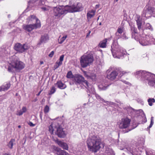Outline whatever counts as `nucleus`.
I'll return each instance as SVG.
<instances>
[{
  "instance_id": "obj_1",
  "label": "nucleus",
  "mask_w": 155,
  "mask_h": 155,
  "mask_svg": "<svg viewBox=\"0 0 155 155\" xmlns=\"http://www.w3.org/2000/svg\"><path fill=\"white\" fill-rule=\"evenodd\" d=\"M51 15L55 18L62 17L68 12L73 13L80 12L83 9L82 4L78 3L71 6L57 5L51 8Z\"/></svg>"
},
{
  "instance_id": "obj_2",
  "label": "nucleus",
  "mask_w": 155,
  "mask_h": 155,
  "mask_svg": "<svg viewBox=\"0 0 155 155\" xmlns=\"http://www.w3.org/2000/svg\"><path fill=\"white\" fill-rule=\"evenodd\" d=\"M25 67V64L18 59L15 55L10 57L7 59L6 68L9 72H14V69L15 70H20Z\"/></svg>"
},
{
  "instance_id": "obj_3",
  "label": "nucleus",
  "mask_w": 155,
  "mask_h": 155,
  "mask_svg": "<svg viewBox=\"0 0 155 155\" xmlns=\"http://www.w3.org/2000/svg\"><path fill=\"white\" fill-rule=\"evenodd\" d=\"M137 77H141L142 80L149 85L155 87V75L144 71H139L134 73Z\"/></svg>"
},
{
  "instance_id": "obj_4",
  "label": "nucleus",
  "mask_w": 155,
  "mask_h": 155,
  "mask_svg": "<svg viewBox=\"0 0 155 155\" xmlns=\"http://www.w3.org/2000/svg\"><path fill=\"white\" fill-rule=\"evenodd\" d=\"M86 143L89 150L94 152H96L100 149L101 144L99 137L95 136L89 137Z\"/></svg>"
},
{
  "instance_id": "obj_5",
  "label": "nucleus",
  "mask_w": 155,
  "mask_h": 155,
  "mask_svg": "<svg viewBox=\"0 0 155 155\" xmlns=\"http://www.w3.org/2000/svg\"><path fill=\"white\" fill-rule=\"evenodd\" d=\"M118 147L120 150H124L132 155H140L138 147L136 143L127 146L125 147V143L123 141L118 142Z\"/></svg>"
},
{
  "instance_id": "obj_6",
  "label": "nucleus",
  "mask_w": 155,
  "mask_h": 155,
  "mask_svg": "<svg viewBox=\"0 0 155 155\" xmlns=\"http://www.w3.org/2000/svg\"><path fill=\"white\" fill-rule=\"evenodd\" d=\"M74 78L75 81V84L77 85L78 88L81 89L84 88L85 87L90 91V89L91 87V90L93 91H94V88L91 87V86L87 81L84 80V78L82 75L78 74H76L74 76ZM90 92H91L90 91Z\"/></svg>"
},
{
  "instance_id": "obj_7",
  "label": "nucleus",
  "mask_w": 155,
  "mask_h": 155,
  "mask_svg": "<svg viewBox=\"0 0 155 155\" xmlns=\"http://www.w3.org/2000/svg\"><path fill=\"white\" fill-rule=\"evenodd\" d=\"M111 50L112 55L114 58H122L126 53L125 50L116 42H113L111 45Z\"/></svg>"
},
{
  "instance_id": "obj_8",
  "label": "nucleus",
  "mask_w": 155,
  "mask_h": 155,
  "mask_svg": "<svg viewBox=\"0 0 155 155\" xmlns=\"http://www.w3.org/2000/svg\"><path fill=\"white\" fill-rule=\"evenodd\" d=\"M143 32H140V34H141L140 38L139 39L140 43L143 46H146L151 44H155V39L152 35L143 34Z\"/></svg>"
},
{
  "instance_id": "obj_9",
  "label": "nucleus",
  "mask_w": 155,
  "mask_h": 155,
  "mask_svg": "<svg viewBox=\"0 0 155 155\" xmlns=\"http://www.w3.org/2000/svg\"><path fill=\"white\" fill-rule=\"evenodd\" d=\"M94 61V57L92 54H84L81 57L80 63L81 66L85 68L89 65Z\"/></svg>"
},
{
  "instance_id": "obj_10",
  "label": "nucleus",
  "mask_w": 155,
  "mask_h": 155,
  "mask_svg": "<svg viewBox=\"0 0 155 155\" xmlns=\"http://www.w3.org/2000/svg\"><path fill=\"white\" fill-rule=\"evenodd\" d=\"M23 26L24 29L29 32L33 29L40 28L41 24L40 21L37 19V23L32 24L24 25Z\"/></svg>"
},
{
  "instance_id": "obj_11",
  "label": "nucleus",
  "mask_w": 155,
  "mask_h": 155,
  "mask_svg": "<svg viewBox=\"0 0 155 155\" xmlns=\"http://www.w3.org/2000/svg\"><path fill=\"white\" fill-rule=\"evenodd\" d=\"M14 49L18 52L22 53L27 50L29 47L26 44H21L20 43H17L14 46Z\"/></svg>"
},
{
  "instance_id": "obj_12",
  "label": "nucleus",
  "mask_w": 155,
  "mask_h": 155,
  "mask_svg": "<svg viewBox=\"0 0 155 155\" xmlns=\"http://www.w3.org/2000/svg\"><path fill=\"white\" fill-rule=\"evenodd\" d=\"M152 9V7L149 6H147L144 8L141 15L143 20H146L151 16L153 14Z\"/></svg>"
},
{
  "instance_id": "obj_13",
  "label": "nucleus",
  "mask_w": 155,
  "mask_h": 155,
  "mask_svg": "<svg viewBox=\"0 0 155 155\" xmlns=\"http://www.w3.org/2000/svg\"><path fill=\"white\" fill-rule=\"evenodd\" d=\"M130 120L128 118H123L118 122L119 127L120 129H125L127 128L130 125Z\"/></svg>"
},
{
  "instance_id": "obj_14",
  "label": "nucleus",
  "mask_w": 155,
  "mask_h": 155,
  "mask_svg": "<svg viewBox=\"0 0 155 155\" xmlns=\"http://www.w3.org/2000/svg\"><path fill=\"white\" fill-rule=\"evenodd\" d=\"M45 0H38L37 1H30L28 2V7L33 6L34 5L41 6L45 4Z\"/></svg>"
},
{
  "instance_id": "obj_15",
  "label": "nucleus",
  "mask_w": 155,
  "mask_h": 155,
  "mask_svg": "<svg viewBox=\"0 0 155 155\" xmlns=\"http://www.w3.org/2000/svg\"><path fill=\"white\" fill-rule=\"evenodd\" d=\"M111 70V68H110L107 70L106 72L107 74V78L110 80H113L116 78L118 74L116 71H113L109 73Z\"/></svg>"
},
{
  "instance_id": "obj_16",
  "label": "nucleus",
  "mask_w": 155,
  "mask_h": 155,
  "mask_svg": "<svg viewBox=\"0 0 155 155\" xmlns=\"http://www.w3.org/2000/svg\"><path fill=\"white\" fill-rule=\"evenodd\" d=\"M56 134L59 137L62 138L65 137L66 135V133L63 130V129L60 126L57 128Z\"/></svg>"
},
{
  "instance_id": "obj_17",
  "label": "nucleus",
  "mask_w": 155,
  "mask_h": 155,
  "mask_svg": "<svg viewBox=\"0 0 155 155\" xmlns=\"http://www.w3.org/2000/svg\"><path fill=\"white\" fill-rule=\"evenodd\" d=\"M84 75L88 79H91L92 81H95L96 79V75L95 74L91 73L90 72L84 71L83 72Z\"/></svg>"
},
{
  "instance_id": "obj_18",
  "label": "nucleus",
  "mask_w": 155,
  "mask_h": 155,
  "mask_svg": "<svg viewBox=\"0 0 155 155\" xmlns=\"http://www.w3.org/2000/svg\"><path fill=\"white\" fill-rule=\"evenodd\" d=\"M141 19H143L142 17L141 18L139 15H136L135 16V20L137 22L138 28L139 30H140L142 32H143V31L142 29Z\"/></svg>"
},
{
  "instance_id": "obj_19",
  "label": "nucleus",
  "mask_w": 155,
  "mask_h": 155,
  "mask_svg": "<svg viewBox=\"0 0 155 155\" xmlns=\"http://www.w3.org/2000/svg\"><path fill=\"white\" fill-rule=\"evenodd\" d=\"M53 147L54 150L57 152L56 154L57 155H69L68 153L57 147L53 146Z\"/></svg>"
},
{
  "instance_id": "obj_20",
  "label": "nucleus",
  "mask_w": 155,
  "mask_h": 155,
  "mask_svg": "<svg viewBox=\"0 0 155 155\" xmlns=\"http://www.w3.org/2000/svg\"><path fill=\"white\" fill-rule=\"evenodd\" d=\"M56 142L60 147H61L63 149L66 150H68V146L66 143L59 140H57L56 141Z\"/></svg>"
},
{
  "instance_id": "obj_21",
  "label": "nucleus",
  "mask_w": 155,
  "mask_h": 155,
  "mask_svg": "<svg viewBox=\"0 0 155 155\" xmlns=\"http://www.w3.org/2000/svg\"><path fill=\"white\" fill-rule=\"evenodd\" d=\"M48 40V37L47 35L42 36L41 37L40 42L38 44V45H40L42 43H45Z\"/></svg>"
},
{
  "instance_id": "obj_22",
  "label": "nucleus",
  "mask_w": 155,
  "mask_h": 155,
  "mask_svg": "<svg viewBox=\"0 0 155 155\" xmlns=\"http://www.w3.org/2000/svg\"><path fill=\"white\" fill-rule=\"evenodd\" d=\"M96 11L93 10L89 11L87 13V19H90L93 17L95 15Z\"/></svg>"
},
{
  "instance_id": "obj_23",
  "label": "nucleus",
  "mask_w": 155,
  "mask_h": 155,
  "mask_svg": "<svg viewBox=\"0 0 155 155\" xmlns=\"http://www.w3.org/2000/svg\"><path fill=\"white\" fill-rule=\"evenodd\" d=\"M56 84L58 88L61 89H64L66 87V85L60 81H58Z\"/></svg>"
},
{
  "instance_id": "obj_24",
  "label": "nucleus",
  "mask_w": 155,
  "mask_h": 155,
  "mask_svg": "<svg viewBox=\"0 0 155 155\" xmlns=\"http://www.w3.org/2000/svg\"><path fill=\"white\" fill-rule=\"evenodd\" d=\"M107 39H105L101 41L99 44V46L100 47L104 48L106 47V43L107 41Z\"/></svg>"
},
{
  "instance_id": "obj_25",
  "label": "nucleus",
  "mask_w": 155,
  "mask_h": 155,
  "mask_svg": "<svg viewBox=\"0 0 155 155\" xmlns=\"http://www.w3.org/2000/svg\"><path fill=\"white\" fill-rule=\"evenodd\" d=\"M3 91H5L8 90L10 87V84L9 83H7L5 85H2Z\"/></svg>"
},
{
  "instance_id": "obj_26",
  "label": "nucleus",
  "mask_w": 155,
  "mask_h": 155,
  "mask_svg": "<svg viewBox=\"0 0 155 155\" xmlns=\"http://www.w3.org/2000/svg\"><path fill=\"white\" fill-rule=\"evenodd\" d=\"M27 19L29 21H33L35 20H36V23H37V19L39 20L35 15H31L27 18Z\"/></svg>"
},
{
  "instance_id": "obj_27",
  "label": "nucleus",
  "mask_w": 155,
  "mask_h": 155,
  "mask_svg": "<svg viewBox=\"0 0 155 155\" xmlns=\"http://www.w3.org/2000/svg\"><path fill=\"white\" fill-rule=\"evenodd\" d=\"M15 141V140L14 139H12L9 142L8 146L11 149L13 148L14 143Z\"/></svg>"
},
{
  "instance_id": "obj_28",
  "label": "nucleus",
  "mask_w": 155,
  "mask_h": 155,
  "mask_svg": "<svg viewBox=\"0 0 155 155\" xmlns=\"http://www.w3.org/2000/svg\"><path fill=\"white\" fill-rule=\"evenodd\" d=\"M145 28L146 29H148L152 31L153 28L152 25L149 23H147L145 25Z\"/></svg>"
},
{
  "instance_id": "obj_29",
  "label": "nucleus",
  "mask_w": 155,
  "mask_h": 155,
  "mask_svg": "<svg viewBox=\"0 0 155 155\" xmlns=\"http://www.w3.org/2000/svg\"><path fill=\"white\" fill-rule=\"evenodd\" d=\"M149 105L150 106H152L153 105V103L155 102V100L153 98H149L147 101Z\"/></svg>"
},
{
  "instance_id": "obj_30",
  "label": "nucleus",
  "mask_w": 155,
  "mask_h": 155,
  "mask_svg": "<svg viewBox=\"0 0 155 155\" xmlns=\"http://www.w3.org/2000/svg\"><path fill=\"white\" fill-rule=\"evenodd\" d=\"M45 1H47L49 3L54 2V3H57L62 2L63 0H45Z\"/></svg>"
},
{
  "instance_id": "obj_31",
  "label": "nucleus",
  "mask_w": 155,
  "mask_h": 155,
  "mask_svg": "<svg viewBox=\"0 0 155 155\" xmlns=\"http://www.w3.org/2000/svg\"><path fill=\"white\" fill-rule=\"evenodd\" d=\"M95 96L97 99L100 101H101L103 102H106V101L104 100L102 98L100 97V96L98 94H96Z\"/></svg>"
},
{
  "instance_id": "obj_32",
  "label": "nucleus",
  "mask_w": 155,
  "mask_h": 155,
  "mask_svg": "<svg viewBox=\"0 0 155 155\" xmlns=\"http://www.w3.org/2000/svg\"><path fill=\"white\" fill-rule=\"evenodd\" d=\"M67 77L68 78H74V76L72 74V72L71 71H70L67 73Z\"/></svg>"
},
{
  "instance_id": "obj_33",
  "label": "nucleus",
  "mask_w": 155,
  "mask_h": 155,
  "mask_svg": "<svg viewBox=\"0 0 155 155\" xmlns=\"http://www.w3.org/2000/svg\"><path fill=\"white\" fill-rule=\"evenodd\" d=\"M67 35H65V36L63 37L60 40H58V43L59 44H62L63 43L64 41L67 38Z\"/></svg>"
},
{
  "instance_id": "obj_34",
  "label": "nucleus",
  "mask_w": 155,
  "mask_h": 155,
  "mask_svg": "<svg viewBox=\"0 0 155 155\" xmlns=\"http://www.w3.org/2000/svg\"><path fill=\"white\" fill-rule=\"evenodd\" d=\"M41 8L42 11H47L50 10L51 8V7H50L45 5V6H43L41 7Z\"/></svg>"
},
{
  "instance_id": "obj_35",
  "label": "nucleus",
  "mask_w": 155,
  "mask_h": 155,
  "mask_svg": "<svg viewBox=\"0 0 155 155\" xmlns=\"http://www.w3.org/2000/svg\"><path fill=\"white\" fill-rule=\"evenodd\" d=\"M129 73V72H126L125 71H120L119 72V77H121L123 75H124L125 74H126Z\"/></svg>"
},
{
  "instance_id": "obj_36",
  "label": "nucleus",
  "mask_w": 155,
  "mask_h": 155,
  "mask_svg": "<svg viewBox=\"0 0 155 155\" xmlns=\"http://www.w3.org/2000/svg\"><path fill=\"white\" fill-rule=\"evenodd\" d=\"M49 131L51 134H53V132L54 130V129L52 126V124L50 125L49 127Z\"/></svg>"
},
{
  "instance_id": "obj_37",
  "label": "nucleus",
  "mask_w": 155,
  "mask_h": 155,
  "mask_svg": "<svg viewBox=\"0 0 155 155\" xmlns=\"http://www.w3.org/2000/svg\"><path fill=\"white\" fill-rule=\"evenodd\" d=\"M147 155H155V153L153 150L146 151Z\"/></svg>"
},
{
  "instance_id": "obj_38",
  "label": "nucleus",
  "mask_w": 155,
  "mask_h": 155,
  "mask_svg": "<svg viewBox=\"0 0 155 155\" xmlns=\"http://www.w3.org/2000/svg\"><path fill=\"white\" fill-rule=\"evenodd\" d=\"M56 91V88L54 87H52L51 89L50 92L49 93V94L51 95L53 94Z\"/></svg>"
},
{
  "instance_id": "obj_39",
  "label": "nucleus",
  "mask_w": 155,
  "mask_h": 155,
  "mask_svg": "<svg viewBox=\"0 0 155 155\" xmlns=\"http://www.w3.org/2000/svg\"><path fill=\"white\" fill-rule=\"evenodd\" d=\"M109 85H108L107 86H103V85H99V87L102 90H104L107 89V87H108Z\"/></svg>"
},
{
  "instance_id": "obj_40",
  "label": "nucleus",
  "mask_w": 155,
  "mask_h": 155,
  "mask_svg": "<svg viewBox=\"0 0 155 155\" xmlns=\"http://www.w3.org/2000/svg\"><path fill=\"white\" fill-rule=\"evenodd\" d=\"M62 64L59 62H58V61H57L56 63H55L54 66V69H55L58 68L60 65H61Z\"/></svg>"
},
{
  "instance_id": "obj_41",
  "label": "nucleus",
  "mask_w": 155,
  "mask_h": 155,
  "mask_svg": "<svg viewBox=\"0 0 155 155\" xmlns=\"http://www.w3.org/2000/svg\"><path fill=\"white\" fill-rule=\"evenodd\" d=\"M49 110V107L48 105H46L44 109V112L46 114L48 112Z\"/></svg>"
},
{
  "instance_id": "obj_42",
  "label": "nucleus",
  "mask_w": 155,
  "mask_h": 155,
  "mask_svg": "<svg viewBox=\"0 0 155 155\" xmlns=\"http://www.w3.org/2000/svg\"><path fill=\"white\" fill-rule=\"evenodd\" d=\"M123 31V27H119L117 29V32L118 33L121 34Z\"/></svg>"
},
{
  "instance_id": "obj_43",
  "label": "nucleus",
  "mask_w": 155,
  "mask_h": 155,
  "mask_svg": "<svg viewBox=\"0 0 155 155\" xmlns=\"http://www.w3.org/2000/svg\"><path fill=\"white\" fill-rule=\"evenodd\" d=\"M131 30L132 32H134L135 33H136L137 32L136 28L134 26H131Z\"/></svg>"
},
{
  "instance_id": "obj_44",
  "label": "nucleus",
  "mask_w": 155,
  "mask_h": 155,
  "mask_svg": "<svg viewBox=\"0 0 155 155\" xmlns=\"http://www.w3.org/2000/svg\"><path fill=\"white\" fill-rule=\"evenodd\" d=\"M64 55H62L60 57L59 61H58L61 64H62V61L64 60Z\"/></svg>"
},
{
  "instance_id": "obj_45",
  "label": "nucleus",
  "mask_w": 155,
  "mask_h": 155,
  "mask_svg": "<svg viewBox=\"0 0 155 155\" xmlns=\"http://www.w3.org/2000/svg\"><path fill=\"white\" fill-rule=\"evenodd\" d=\"M23 114V113L21 110H18L17 111L16 114V115L18 116H21Z\"/></svg>"
},
{
  "instance_id": "obj_46",
  "label": "nucleus",
  "mask_w": 155,
  "mask_h": 155,
  "mask_svg": "<svg viewBox=\"0 0 155 155\" xmlns=\"http://www.w3.org/2000/svg\"><path fill=\"white\" fill-rule=\"evenodd\" d=\"M116 36V37L117 39H119L121 37L120 35V34L118 33L117 32H116L115 33Z\"/></svg>"
},
{
  "instance_id": "obj_47",
  "label": "nucleus",
  "mask_w": 155,
  "mask_h": 155,
  "mask_svg": "<svg viewBox=\"0 0 155 155\" xmlns=\"http://www.w3.org/2000/svg\"><path fill=\"white\" fill-rule=\"evenodd\" d=\"M21 110L23 114L25 113L27 111V109L26 107H23Z\"/></svg>"
},
{
  "instance_id": "obj_48",
  "label": "nucleus",
  "mask_w": 155,
  "mask_h": 155,
  "mask_svg": "<svg viewBox=\"0 0 155 155\" xmlns=\"http://www.w3.org/2000/svg\"><path fill=\"white\" fill-rule=\"evenodd\" d=\"M54 54V52L53 51H51L49 54V56L50 57H52Z\"/></svg>"
},
{
  "instance_id": "obj_49",
  "label": "nucleus",
  "mask_w": 155,
  "mask_h": 155,
  "mask_svg": "<svg viewBox=\"0 0 155 155\" xmlns=\"http://www.w3.org/2000/svg\"><path fill=\"white\" fill-rule=\"evenodd\" d=\"M28 124L30 125V126L32 127H34L35 126V124H33L30 121L28 123Z\"/></svg>"
},
{
  "instance_id": "obj_50",
  "label": "nucleus",
  "mask_w": 155,
  "mask_h": 155,
  "mask_svg": "<svg viewBox=\"0 0 155 155\" xmlns=\"http://www.w3.org/2000/svg\"><path fill=\"white\" fill-rule=\"evenodd\" d=\"M150 120H151V123H150V124H152V125H153V123H154V122H153V117H152L151 118V119H150Z\"/></svg>"
},
{
  "instance_id": "obj_51",
  "label": "nucleus",
  "mask_w": 155,
  "mask_h": 155,
  "mask_svg": "<svg viewBox=\"0 0 155 155\" xmlns=\"http://www.w3.org/2000/svg\"><path fill=\"white\" fill-rule=\"evenodd\" d=\"M152 9L153 12H152V14L155 15V6L154 7H152Z\"/></svg>"
},
{
  "instance_id": "obj_52",
  "label": "nucleus",
  "mask_w": 155,
  "mask_h": 155,
  "mask_svg": "<svg viewBox=\"0 0 155 155\" xmlns=\"http://www.w3.org/2000/svg\"><path fill=\"white\" fill-rule=\"evenodd\" d=\"M122 38L124 39H126L128 38H127L126 36V35L125 34H124L123 35Z\"/></svg>"
},
{
  "instance_id": "obj_53",
  "label": "nucleus",
  "mask_w": 155,
  "mask_h": 155,
  "mask_svg": "<svg viewBox=\"0 0 155 155\" xmlns=\"http://www.w3.org/2000/svg\"><path fill=\"white\" fill-rule=\"evenodd\" d=\"M58 120H60L61 122H63V120L61 117H60V118L58 117Z\"/></svg>"
},
{
  "instance_id": "obj_54",
  "label": "nucleus",
  "mask_w": 155,
  "mask_h": 155,
  "mask_svg": "<svg viewBox=\"0 0 155 155\" xmlns=\"http://www.w3.org/2000/svg\"><path fill=\"white\" fill-rule=\"evenodd\" d=\"M91 33V31H89L88 33H87V36H86L87 37L88 36H89Z\"/></svg>"
},
{
  "instance_id": "obj_55",
  "label": "nucleus",
  "mask_w": 155,
  "mask_h": 155,
  "mask_svg": "<svg viewBox=\"0 0 155 155\" xmlns=\"http://www.w3.org/2000/svg\"><path fill=\"white\" fill-rule=\"evenodd\" d=\"M124 83H125L127 84H130V83L129 82L126 81H124Z\"/></svg>"
},
{
  "instance_id": "obj_56",
  "label": "nucleus",
  "mask_w": 155,
  "mask_h": 155,
  "mask_svg": "<svg viewBox=\"0 0 155 155\" xmlns=\"http://www.w3.org/2000/svg\"><path fill=\"white\" fill-rule=\"evenodd\" d=\"M42 90H41L37 94V96H39L40 95V94H41V92H42Z\"/></svg>"
},
{
  "instance_id": "obj_57",
  "label": "nucleus",
  "mask_w": 155,
  "mask_h": 155,
  "mask_svg": "<svg viewBox=\"0 0 155 155\" xmlns=\"http://www.w3.org/2000/svg\"><path fill=\"white\" fill-rule=\"evenodd\" d=\"M99 5H96L95 6V8H99Z\"/></svg>"
},
{
  "instance_id": "obj_58",
  "label": "nucleus",
  "mask_w": 155,
  "mask_h": 155,
  "mask_svg": "<svg viewBox=\"0 0 155 155\" xmlns=\"http://www.w3.org/2000/svg\"><path fill=\"white\" fill-rule=\"evenodd\" d=\"M2 87H2V86H0V91H3Z\"/></svg>"
},
{
  "instance_id": "obj_59",
  "label": "nucleus",
  "mask_w": 155,
  "mask_h": 155,
  "mask_svg": "<svg viewBox=\"0 0 155 155\" xmlns=\"http://www.w3.org/2000/svg\"><path fill=\"white\" fill-rule=\"evenodd\" d=\"M38 100V99L37 98H35L33 101V102H36V101H37Z\"/></svg>"
},
{
  "instance_id": "obj_60",
  "label": "nucleus",
  "mask_w": 155,
  "mask_h": 155,
  "mask_svg": "<svg viewBox=\"0 0 155 155\" xmlns=\"http://www.w3.org/2000/svg\"><path fill=\"white\" fill-rule=\"evenodd\" d=\"M152 126H153V125H152V124H150V126H149V128L151 127H152Z\"/></svg>"
},
{
  "instance_id": "obj_61",
  "label": "nucleus",
  "mask_w": 155,
  "mask_h": 155,
  "mask_svg": "<svg viewBox=\"0 0 155 155\" xmlns=\"http://www.w3.org/2000/svg\"><path fill=\"white\" fill-rule=\"evenodd\" d=\"M43 61H40V64H43Z\"/></svg>"
},
{
  "instance_id": "obj_62",
  "label": "nucleus",
  "mask_w": 155,
  "mask_h": 155,
  "mask_svg": "<svg viewBox=\"0 0 155 155\" xmlns=\"http://www.w3.org/2000/svg\"><path fill=\"white\" fill-rule=\"evenodd\" d=\"M18 127L19 128H20L21 127V126L20 125H18Z\"/></svg>"
},
{
  "instance_id": "obj_63",
  "label": "nucleus",
  "mask_w": 155,
  "mask_h": 155,
  "mask_svg": "<svg viewBox=\"0 0 155 155\" xmlns=\"http://www.w3.org/2000/svg\"><path fill=\"white\" fill-rule=\"evenodd\" d=\"M118 0H114V2H117L118 1Z\"/></svg>"
},
{
  "instance_id": "obj_64",
  "label": "nucleus",
  "mask_w": 155,
  "mask_h": 155,
  "mask_svg": "<svg viewBox=\"0 0 155 155\" xmlns=\"http://www.w3.org/2000/svg\"><path fill=\"white\" fill-rule=\"evenodd\" d=\"M4 155H9L7 153H5Z\"/></svg>"
}]
</instances>
